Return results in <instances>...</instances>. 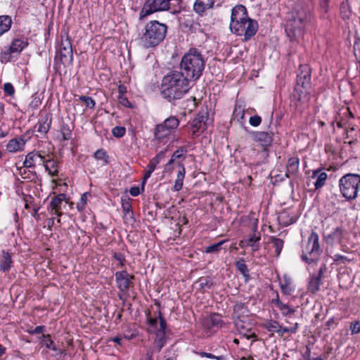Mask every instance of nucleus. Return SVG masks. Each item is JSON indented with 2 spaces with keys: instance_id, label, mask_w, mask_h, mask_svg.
Wrapping results in <instances>:
<instances>
[{
  "instance_id": "59",
  "label": "nucleus",
  "mask_w": 360,
  "mask_h": 360,
  "mask_svg": "<svg viewBox=\"0 0 360 360\" xmlns=\"http://www.w3.org/2000/svg\"><path fill=\"white\" fill-rule=\"evenodd\" d=\"M352 333H358L360 332V322H355L351 326Z\"/></svg>"
},
{
  "instance_id": "5",
  "label": "nucleus",
  "mask_w": 360,
  "mask_h": 360,
  "mask_svg": "<svg viewBox=\"0 0 360 360\" xmlns=\"http://www.w3.org/2000/svg\"><path fill=\"white\" fill-rule=\"evenodd\" d=\"M167 25L158 20L148 22L140 40L145 48H153L159 45L165 38L167 33Z\"/></svg>"
},
{
  "instance_id": "12",
  "label": "nucleus",
  "mask_w": 360,
  "mask_h": 360,
  "mask_svg": "<svg viewBox=\"0 0 360 360\" xmlns=\"http://www.w3.org/2000/svg\"><path fill=\"white\" fill-rule=\"evenodd\" d=\"M46 154L44 151L29 153L25 157L23 167L25 168H34L36 165H43Z\"/></svg>"
},
{
  "instance_id": "17",
  "label": "nucleus",
  "mask_w": 360,
  "mask_h": 360,
  "mask_svg": "<svg viewBox=\"0 0 360 360\" xmlns=\"http://www.w3.org/2000/svg\"><path fill=\"white\" fill-rule=\"evenodd\" d=\"M43 166L46 172L51 176H57L58 174V161L56 160L52 154H46V158Z\"/></svg>"
},
{
  "instance_id": "15",
  "label": "nucleus",
  "mask_w": 360,
  "mask_h": 360,
  "mask_svg": "<svg viewBox=\"0 0 360 360\" xmlns=\"http://www.w3.org/2000/svg\"><path fill=\"white\" fill-rule=\"evenodd\" d=\"M27 45V43L22 39H13L10 47L1 53L2 58L4 60H9L11 53H20Z\"/></svg>"
},
{
  "instance_id": "19",
  "label": "nucleus",
  "mask_w": 360,
  "mask_h": 360,
  "mask_svg": "<svg viewBox=\"0 0 360 360\" xmlns=\"http://www.w3.org/2000/svg\"><path fill=\"white\" fill-rule=\"evenodd\" d=\"M25 140L22 136L11 139L6 145V150L10 153H16L23 150Z\"/></svg>"
},
{
  "instance_id": "6",
  "label": "nucleus",
  "mask_w": 360,
  "mask_h": 360,
  "mask_svg": "<svg viewBox=\"0 0 360 360\" xmlns=\"http://www.w3.org/2000/svg\"><path fill=\"white\" fill-rule=\"evenodd\" d=\"M339 188L347 200H355L360 190V174L348 173L339 180Z\"/></svg>"
},
{
  "instance_id": "39",
  "label": "nucleus",
  "mask_w": 360,
  "mask_h": 360,
  "mask_svg": "<svg viewBox=\"0 0 360 360\" xmlns=\"http://www.w3.org/2000/svg\"><path fill=\"white\" fill-rule=\"evenodd\" d=\"M94 158L96 160H103L104 165H107L109 161V156L108 155L107 153L103 149H98L97 150L94 155Z\"/></svg>"
},
{
  "instance_id": "48",
  "label": "nucleus",
  "mask_w": 360,
  "mask_h": 360,
  "mask_svg": "<svg viewBox=\"0 0 360 360\" xmlns=\"http://www.w3.org/2000/svg\"><path fill=\"white\" fill-rule=\"evenodd\" d=\"M126 132L125 127L117 126L112 129V133L117 138L122 137Z\"/></svg>"
},
{
  "instance_id": "40",
  "label": "nucleus",
  "mask_w": 360,
  "mask_h": 360,
  "mask_svg": "<svg viewBox=\"0 0 360 360\" xmlns=\"http://www.w3.org/2000/svg\"><path fill=\"white\" fill-rule=\"evenodd\" d=\"M198 282L199 283L200 289L203 290L206 289H210L212 285V281L208 277L200 278Z\"/></svg>"
},
{
  "instance_id": "29",
  "label": "nucleus",
  "mask_w": 360,
  "mask_h": 360,
  "mask_svg": "<svg viewBox=\"0 0 360 360\" xmlns=\"http://www.w3.org/2000/svg\"><path fill=\"white\" fill-rule=\"evenodd\" d=\"M321 283V278L316 277L315 275L311 276L308 284V290L313 294L316 293L319 290Z\"/></svg>"
},
{
  "instance_id": "3",
  "label": "nucleus",
  "mask_w": 360,
  "mask_h": 360,
  "mask_svg": "<svg viewBox=\"0 0 360 360\" xmlns=\"http://www.w3.org/2000/svg\"><path fill=\"white\" fill-rule=\"evenodd\" d=\"M230 29L237 35H244L245 41H248L256 34L258 24L256 20L248 18L246 8L239 4L231 11Z\"/></svg>"
},
{
  "instance_id": "10",
  "label": "nucleus",
  "mask_w": 360,
  "mask_h": 360,
  "mask_svg": "<svg viewBox=\"0 0 360 360\" xmlns=\"http://www.w3.org/2000/svg\"><path fill=\"white\" fill-rule=\"evenodd\" d=\"M158 319H160V328L157 329L156 331V338L154 341V347L160 352L165 343V336L167 323L160 311H159Z\"/></svg>"
},
{
  "instance_id": "32",
  "label": "nucleus",
  "mask_w": 360,
  "mask_h": 360,
  "mask_svg": "<svg viewBox=\"0 0 360 360\" xmlns=\"http://www.w3.org/2000/svg\"><path fill=\"white\" fill-rule=\"evenodd\" d=\"M262 327L269 332L278 333V329L281 328V325L277 321L267 320L262 324Z\"/></svg>"
},
{
  "instance_id": "47",
  "label": "nucleus",
  "mask_w": 360,
  "mask_h": 360,
  "mask_svg": "<svg viewBox=\"0 0 360 360\" xmlns=\"http://www.w3.org/2000/svg\"><path fill=\"white\" fill-rule=\"evenodd\" d=\"M333 260L336 264H345L347 262H351L350 259L339 254H335L333 256Z\"/></svg>"
},
{
  "instance_id": "60",
  "label": "nucleus",
  "mask_w": 360,
  "mask_h": 360,
  "mask_svg": "<svg viewBox=\"0 0 360 360\" xmlns=\"http://www.w3.org/2000/svg\"><path fill=\"white\" fill-rule=\"evenodd\" d=\"M86 108L93 109L95 107L96 103L94 100H93L91 97L87 98V99L84 102Z\"/></svg>"
},
{
  "instance_id": "23",
  "label": "nucleus",
  "mask_w": 360,
  "mask_h": 360,
  "mask_svg": "<svg viewBox=\"0 0 360 360\" xmlns=\"http://www.w3.org/2000/svg\"><path fill=\"white\" fill-rule=\"evenodd\" d=\"M214 3V0H195L193 8L196 13H202L206 10L211 8Z\"/></svg>"
},
{
  "instance_id": "16",
  "label": "nucleus",
  "mask_w": 360,
  "mask_h": 360,
  "mask_svg": "<svg viewBox=\"0 0 360 360\" xmlns=\"http://www.w3.org/2000/svg\"><path fill=\"white\" fill-rule=\"evenodd\" d=\"M346 231L340 226L336 227L330 233L324 234V238L327 244L333 245L338 243L342 244Z\"/></svg>"
},
{
  "instance_id": "52",
  "label": "nucleus",
  "mask_w": 360,
  "mask_h": 360,
  "mask_svg": "<svg viewBox=\"0 0 360 360\" xmlns=\"http://www.w3.org/2000/svg\"><path fill=\"white\" fill-rule=\"evenodd\" d=\"M249 122L252 127H257L261 124L262 118L259 115H254L250 117Z\"/></svg>"
},
{
  "instance_id": "9",
  "label": "nucleus",
  "mask_w": 360,
  "mask_h": 360,
  "mask_svg": "<svg viewBox=\"0 0 360 360\" xmlns=\"http://www.w3.org/2000/svg\"><path fill=\"white\" fill-rule=\"evenodd\" d=\"M311 82V69L307 65H301L299 68V72L297 76L296 89L300 90V86L303 89H307L310 86Z\"/></svg>"
},
{
  "instance_id": "24",
  "label": "nucleus",
  "mask_w": 360,
  "mask_h": 360,
  "mask_svg": "<svg viewBox=\"0 0 360 360\" xmlns=\"http://www.w3.org/2000/svg\"><path fill=\"white\" fill-rule=\"evenodd\" d=\"M186 153L187 150L184 147H180L173 153L171 158L176 162L177 168L184 167L182 162L186 159Z\"/></svg>"
},
{
  "instance_id": "51",
  "label": "nucleus",
  "mask_w": 360,
  "mask_h": 360,
  "mask_svg": "<svg viewBox=\"0 0 360 360\" xmlns=\"http://www.w3.org/2000/svg\"><path fill=\"white\" fill-rule=\"evenodd\" d=\"M199 355L201 357H206L209 359H214L216 360H226L225 357L224 356H215L211 353L207 352H200Z\"/></svg>"
},
{
  "instance_id": "49",
  "label": "nucleus",
  "mask_w": 360,
  "mask_h": 360,
  "mask_svg": "<svg viewBox=\"0 0 360 360\" xmlns=\"http://www.w3.org/2000/svg\"><path fill=\"white\" fill-rule=\"evenodd\" d=\"M61 134L63 140H70L72 138V131L68 126L63 125L62 127Z\"/></svg>"
},
{
  "instance_id": "62",
  "label": "nucleus",
  "mask_w": 360,
  "mask_h": 360,
  "mask_svg": "<svg viewBox=\"0 0 360 360\" xmlns=\"http://www.w3.org/2000/svg\"><path fill=\"white\" fill-rule=\"evenodd\" d=\"M129 193L132 196H137L140 194V189L138 186H133L130 188Z\"/></svg>"
},
{
  "instance_id": "53",
  "label": "nucleus",
  "mask_w": 360,
  "mask_h": 360,
  "mask_svg": "<svg viewBox=\"0 0 360 360\" xmlns=\"http://www.w3.org/2000/svg\"><path fill=\"white\" fill-rule=\"evenodd\" d=\"M4 91L6 94H8L9 96H13L15 93V89H14L13 86L12 85V84H11L9 82L4 84Z\"/></svg>"
},
{
  "instance_id": "22",
  "label": "nucleus",
  "mask_w": 360,
  "mask_h": 360,
  "mask_svg": "<svg viewBox=\"0 0 360 360\" xmlns=\"http://www.w3.org/2000/svg\"><path fill=\"white\" fill-rule=\"evenodd\" d=\"M257 224L254 225L252 229L253 233L246 239V245H249L252 248L253 251L258 250L259 246L257 244L261 239L260 233L257 231Z\"/></svg>"
},
{
  "instance_id": "44",
  "label": "nucleus",
  "mask_w": 360,
  "mask_h": 360,
  "mask_svg": "<svg viewBox=\"0 0 360 360\" xmlns=\"http://www.w3.org/2000/svg\"><path fill=\"white\" fill-rule=\"evenodd\" d=\"M226 242V240H221L217 243L211 245L206 248L205 252L212 253L217 252L221 250V245Z\"/></svg>"
},
{
  "instance_id": "21",
  "label": "nucleus",
  "mask_w": 360,
  "mask_h": 360,
  "mask_svg": "<svg viewBox=\"0 0 360 360\" xmlns=\"http://www.w3.org/2000/svg\"><path fill=\"white\" fill-rule=\"evenodd\" d=\"M300 160L297 157H292L288 159L286 165L285 176L288 178L295 177L299 170Z\"/></svg>"
},
{
  "instance_id": "64",
  "label": "nucleus",
  "mask_w": 360,
  "mask_h": 360,
  "mask_svg": "<svg viewBox=\"0 0 360 360\" xmlns=\"http://www.w3.org/2000/svg\"><path fill=\"white\" fill-rule=\"evenodd\" d=\"M148 323L151 327L156 328L158 324V319L156 318H148Z\"/></svg>"
},
{
  "instance_id": "25",
  "label": "nucleus",
  "mask_w": 360,
  "mask_h": 360,
  "mask_svg": "<svg viewBox=\"0 0 360 360\" xmlns=\"http://www.w3.org/2000/svg\"><path fill=\"white\" fill-rule=\"evenodd\" d=\"M312 178L316 177V181L314 183V186L316 189L321 188L326 183V181L328 178V174L325 172H321L320 170H315L313 172V174L311 176Z\"/></svg>"
},
{
  "instance_id": "57",
  "label": "nucleus",
  "mask_w": 360,
  "mask_h": 360,
  "mask_svg": "<svg viewBox=\"0 0 360 360\" xmlns=\"http://www.w3.org/2000/svg\"><path fill=\"white\" fill-rule=\"evenodd\" d=\"M122 206L124 212L128 213L131 211V206L127 200H122Z\"/></svg>"
},
{
  "instance_id": "33",
  "label": "nucleus",
  "mask_w": 360,
  "mask_h": 360,
  "mask_svg": "<svg viewBox=\"0 0 360 360\" xmlns=\"http://www.w3.org/2000/svg\"><path fill=\"white\" fill-rule=\"evenodd\" d=\"M235 265L237 270L242 274L245 281H247L250 278V274L248 266L245 264L244 259H240V260L237 261Z\"/></svg>"
},
{
  "instance_id": "41",
  "label": "nucleus",
  "mask_w": 360,
  "mask_h": 360,
  "mask_svg": "<svg viewBox=\"0 0 360 360\" xmlns=\"http://www.w3.org/2000/svg\"><path fill=\"white\" fill-rule=\"evenodd\" d=\"M234 315L238 318L240 317V314L247 312V307L244 303L237 302L233 307Z\"/></svg>"
},
{
  "instance_id": "14",
  "label": "nucleus",
  "mask_w": 360,
  "mask_h": 360,
  "mask_svg": "<svg viewBox=\"0 0 360 360\" xmlns=\"http://www.w3.org/2000/svg\"><path fill=\"white\" fill-rule=\"evenodd\" d=\"M207 113H199L193 120L191 124V136L193 138L198 136L200 132L206 129L205 121L208 120Z\"/></svg>"
},
{
  "instance_id": "55",
  "label": "nucleus",
  "mask_w": 360,
  "mask_h": 360,
  "mask_svg": "<svg viewBox=\"0 0 360 360\" xmlns=\"http://www.w3.org/2000/svg\"><path fill=\"white\" fill-rule=\"evenodd\" d=\"M113 257L119 262V264L121 266H123L124 265V262H125V258H124V256L123 254L122 253H117V252H115L114 255H113Z\"/></svg>"
},
{
  "instance_id": "1",
  "label": "nucleus",
  "mask_w": 360,
  "mask_h": 360,
  "mask_svg": "<svg viewBox=\"0 0 360 360\" xmlns=\"http://www.w3.org/2000/svg\"><path fill=\"white\" fill-rule=\"evenodd\" d=\"M314 18L310 6L303 1L293 4L285 16V32L290 41L297 40Z\"/></svg>"
},
{
  "instance_id": "54",
  "label": "nucleus",
  "mask_w": 360,
  "mask_h": 360,
  "mask_svg": "<svg viewBox=\"0 0 360 360\" xmlns=\"http://www.w3.org/2000/svg\"><path fill=\"white\" fill-rule=\"evenodd\" d=\"M118 102L120 104L124 107H129L130 106V102L129 100L122 94L119 95L117 97Z\"/></svg>"
},
{
  "instance_id": "30",
  "label": "nucleus",
  "mask_w": 360,
  "mask_h": 360,
  "mask_svg": "<svg viewBox=\"0 0 360 360\" xmlns=\"http://www.w3.org/2000/svg\"><path fill=\"white\" fill-rule=\"evenodd\" d=\"M276 307L279 309L283 316H288L292 314L295 312L294 309L290 308L288 304H285L280 301L278 298L274 301Z\"/></svg>"
},
{
  "instance_id": "4",
  "label": "nucleus",
  "mask_w": 360,
  "mask_h": 360,
  "mask_svg": "<svg viewBox=\"0 0 360 360\" xmlns=\"http://www.w3.org/2000/svg\"><path fill=\"white\" fill-rule=\"evenodd\" d=\"M205 66L201 52L196 48H191L181 58L180 72L191 82H195L202 75Z\"/></svg>"
},
{
  "instance_id": "35",
  "label": "nucleus",
  "mask_w": 360,
  "mask_h": 360,
  "mask_svg": "<svg viewBox=\"0 0 360 360\" xmlns=\"http://www.w3.org/2000/svg\"><path fill=\"white\" fill-rule=\"evenodd\" d=\"M12 264L11 257L8 252L3 251V258L1 263V268L4 271H7L11 269Z\"/></svg>"
},
{
  "instance_id": "42",
  "label": "nucleus",
  "mask_w": 360,
  "mask_h": 360,
  "mask_svg": "<svg viewBox=\"0 0 360 360\" xmlns=\"http://www.w3.org/2000/svg\"><path fill=\"white\" fill-rule=\"evenodd\" d=\"M88 195H90V194L87 192L82 195L79 201L77 203V209L78 211L82 212L84 210Z\"/></svg>"
},
{
  "instance_id": "2",
  "label": "nucleus",
  "mask_w": 360,
  "mask_h": 360,
  "mask_svg": "<svg viewBox=\"0 0 360 360\" xmlns=\"http://www.w3.org/2000/svg\"><path fill=\"white\" fill-rule=\"evenodd\" d=\"M191 82L180 71H172L162 78L161 94L169 101L180 99L190 89Z\"/></svg>"
},
{
  "instance_id": "31",
  "label": "nucleus",
  "mask_w": 360,
  "mask_h": 360,
  "mask_svg": "<svg viewBox=\"0 0 360 360\" xmlns=\"http://www.w3.org/2000/svg\"><path fill=\"white\" fill-rule=\"evenodd\" d=\"M12 20L8 15L0 16V35L7 32L11 26Z\"/></svg>"
},
{
  "instance_id": "50",
  "label": "nucleus",
  "mask_w": 360,
  "mask_h": 360,
  "mask_svg": "<svg viewBox=\"0 0 360 360\" xmlns=\"http://www.w3.org/2000/svg\"><path fill=\"white\" fill-rule=\"evenodd\" d=\"M354 54L358 62L360 63V39H356L354 41Z\"/></svg>"
},
{
  "instance_id": "11",
  "label": "nucleus",
  "mask_w": 360,
  "mask_h": 360,
  "mask_svg": "<svg viewBox=\"0 0 360 360\" xmlns=\"http://www.w3.org/2000/svg\"><path fill=\"white\" fill-rule=\"evenodd\" d=\"M60 61L63 64L71 63L73 58L72 44L68 38L62 39L59 50Z\"/></svg>"
},
{
  "instance_id": "38",
  "label": "nucleus",
  "mask_w": 360,
  "mask_h": 360,
  "mask_svg": "<svg viewBox=\"0 0 360 360\" xmlns=\"http://www.w3.org/2000/svg\"><path fill=\"white\" fill-rule=\"evenodd\" d=\"M172 131L179 125V120L174 116L167 118L164 122Z\"/></svg>"
},
{
  "instance_id": "37",
  "label": "nucleus",
  "mask_w": 360,
  "mask_h": 360,
  "mask_svg": "<svg viewBox=\"0 0 360 360\" xmlns=\"http://www.w3.org/2000/svg\"><path fill=\"white\" fill-rule=\"evenodd\" d=\"M165 158V152L161 151L155 155L149 162L148 168L154 171L157 165Z\"/></svg>"
},
{
  "instance_id": "43",
  "label": "nucleus",
  "mask_w": 360,
  "mask_h": 360,
  "mask_svg": "<svg viewBox=\"0 0 360 360\" xmlns=\"http://www.w3.org/2000/svg\"><path fill=\"white\" fill-rule=\"evenodd\" d=\"M209 321L212 326L219 327L221 326L222 321L221 316L217 314H212L209 318Z\"/></svg>"
},
{
  "instance_id": "20",
  "label": "nucleus",
  "mask_w": 360,
  "mask_h": 360,
  "mask_svg": "<svg viewBox=\"0 0 360 360\" xmlns=\"http://www.w3.org/2000/svg\"><path fill=\"white\" fill-rule=\"evenodd\" d=\"M66 199L65 194H59L57 196L53 197L50 202V207L51 208V214H56L58 217L62 215L61 204Z\"/></svg>"
},
{
  "instance_id": "13",
  "label": "nucleus",
  "mask_w": 360,
  "mask_h": 360,
  "mask_svg": "<svg viewBox=\"0 0 360 360\" xmlns=\"http://www.w3.org/2000/svg\"><path fill=\"white\" fill-rule=\"evenodd\" d=\"M134 278V276L129 274L126 271H117L115 274L117 287L123 292H128L131 281Z\"/></svg>"
},
{
  "instance_id": "28",
  "label": "nucleus",
  "mask_w": 360,
  "mask_h": 360,
  "mask_svg": "<svg viewBox=\"0 0 360 360\" xmlns=\"http://www.w3.org/2000/svg\"><path fill=\"white\" fill-rule=\"evenodd\" d=\"M186 169L185 167L178 168V174L175 180L174 191H179L183 186V181L185 177Z\"/></svg>"
},
{
  "instance_id": "26",
  "label": "nucleus",
  "mask_w": 360,
  "mask_h": 360,
  "mask_svg": "<svg viewBox=\"0 0 360 360\" xmlns=\"http://www.w3.org/2000/svg\"><path fill=\"white\" fill-rule=\"evenodd\" d=\"M172 130L165 123L157 124L155 130V137L158 139H162L167 136Z\"/></svg>"
},
{
  "instance_id": "45",
  "label": "nucleus",
  "mask_w": 360,
  "mask_h": 360,
  "mask_svg": "<svg viewBox=\"0 0 360 360\" xmlns=\"http://www.w3.org/2000/svg\"><path fill=\"white\" fill-rule=\"evenodd\" d=\"M288 217L287 213H282L279 217L278 219L281 221V222L284 226H288L290 224H292L296 221V218L294 217H290L289 219H285V218Z\"/></svg>"
},
{
  "instance_id": "63",
  "label": "nucleus",
  "mask_w": 360,
  "mask_h": 360,
  "mask_svg": "<svg viewBox=\"0 0 360 360\" xmlns=\"http://www.w3.org/2000/svg\"><path fill=\"white\" fill-rule=\"evenodd\" d=\"M278 330L279 331L277 333L278 335L282 337L285 333H290V328L283 327L281 326V328H279Z\"/></svg>"
},
{
  "instance_id": "7",
  "label": "nucleus",
  "mask_w": 360,
  "mask_h": 360,
  "mask_svg": "<svg viewBox=\"0 0 360 360\" xmlns=\"http://www.w3.org/2000/svg\"><path fill=\"white\" fill-rule=\"evenodd\" d=\"M319 240L318 233L312 231L307 242L302 245L301 257L303 261L311 264L319 259L322 250Z\"/></svg>"
},
{
  "instance_id": "56",
  "label": "nucleus",
  "mask_w": 360,
  "mask_h": 360,
  "mask_svg": "<svg viewBox=\"0 0 360 360\" xmlns=\"http://www.w3.org/2000/svg\"><path fill=\"white\" fill-rule=\"evenodd\" d=\"M44 330V326H38L35 327L34 328H31L27 330V332L30 334H40L42 333Z\"/></svg>"
},
{
  "instance_id": "61",
  "label": "nucleus",
  "mask_w": 360,
  "mask_h": 360,
  "mask_svg": "<svg viewBox=\"0 0 360 360\" xmlns=\"http://www.w3.org/2000/svg\"><path fill=\"white\" fill-rule=\"evenodd\" d=\"M153 170H150L148 168V170L146 172L143 177V181H142V188H143L144 184H146L147 179L150 176L151 174L153 173Z\"/></svg>"
},
{
  "instance_id": "36",
  "label": "nucleus",
  "mask_w": 360,
  "mask_h": 360,
  "mask_svg": "<svg viewBox=\"0 0 360 360\" xmlns=\"http://www.w3.org/2000/svg\"><path fill=\"white\" fill-rule=\"evenodd\" d=\"M271 243L273 244V247L275 248V252L276 257H278L281 252V250L283 247L284 242L282 239L276 238V237H271L270 238Z\"/></svg>"
},
{
  "instance_id": "46",
  "label": "nucleus",
  "mask_w": 360,
  "mask_h": 360,
  "mask_svg": "<svg viewBox=\"0 0 360 360\" xmlns=\"http://www.w3.org/2000/svg\"><path fill=\"white\" fill-rule=\"evenodd\" d=\"M174 168H177L176 167V162L171 158L168 161V162L166 165H165L163 172L170 174L172 172V171L174 169Z\"/></svg>"
},
{
  "instance_id": "8",
  "label": "nucleus",
  "mask_w": 360,
  "mask_h": 360,
  "mask_svg": "<svg viewBox=\"0 0 360 360\" xmlns=\"http://www.w3.org/2000/svg\"><path fill=\"white\" fill-rule=\"evenodd\" d=\"M169 8L168 0H145L140 12V19H143L155 12L167 11Z\"/></svg>"
},
{
  "instance_id": "34",
  "label": "nucleus",
  "mask_w": 360,
  "mask_h": 360,
  "mask_svg": "<svg viewBox=\"0 0 360 360\" xmlns=\"http://www.w3.org/2000/svg\"><path fill=\"white\" fill-rule=\"evenodd\" d=\"M41 342L46 346V348L58 352V354L62 353V350L58 349L53 341L51 340L50 335H43Z\"/></svg>"
},
{
  "instance_id": "18",
  "label": "nucleus",
  "mask_w": 360,
  "mask_h": 360,
  "mask_svg": "<svg viewBox=\"0 0 360 360\" xmlns=\"http://www.w3.org/2000/svg\"><path fill=\"white\" fill-rule=\"evenodd\" d=\"M253 139L264 147L271 146L273 141V134L266 131H256L252 134Z\"/></svg>"
},
{
  "instance_id": "58",
  "label": "nucleus",
  "mask_w": 360,
  "mask_h": 360,
  "mask_svg": "<svg viewBox=\"0 0 360 360\" xmlns=\"http://www.w3.org/2000/svg\"><path fill=\"white\" fill-rule=\"evenodd\" d=\"M328 3L329 0H320L319 1V6L324 13H327L328 11Z\"/></svg>"
},
{
  "instance_id": "27",
  "label": "nucleus",
  "mask_w": 360,
  "mask_h": 360,
  "mask_svg": "<svg viewBox=\"0 0 360 360\" xmlns=\"http://www.w3.org/2000/svg\"><path fill=\"white\" fill-rule=\"evenodd\" d=\"M51 124V119L48 116L44 117L38 122L37 131L41 134H46L49 130Z\"/></svg>"
}]
</instances>
